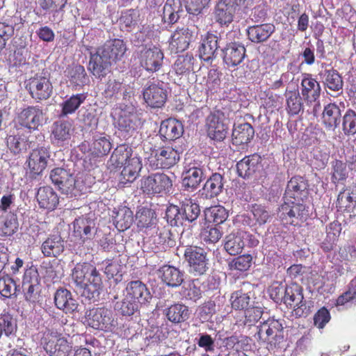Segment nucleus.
<instances>
[{
    "mask_svg": "<svg viewBox=\"0 0 356 356\" xmlns=\"http://www.w3.org/2000/svg\"><path fill=\"white\" fill-rule=\"evenodd\" d=\"M283 302L293 308L294 315L297 317L307 316L309 312V308L304 300L302 288L296 283L287 286Z\"/></svg>",
    "mask_w": 356,
    "mask_h": 356,
    "instance_id": "nucleus-6",
    "label": "nucleus"
},
{
    "mask_svg": "<svg viewBox=\"0 0 356 356\" xmlns=\"http://www.w3.org/2000/svg\"><path fill=\"white\" fill-rule=\"evenodd\" d=\"M165 218L171 226L182 225L184 222L181 215V209L176 205H170L167 208Z\"/></svg>",
    "mask_w": 356,
    "mask_h": 356,
    "instance_id": "nucleus-62",
    "label": "nucleus"
},
{
    "mask_svg": "<svg viewBox=\"0 0 356 356\" xmlns=\"http://www.w3.org/2000/svg\"><path fill=\"white\" fill-rule=\"evenodd\" d=\"M223 62L228 67H236L241 64L245 57V48L243 44L231 42L222 49Z\"/></svg>",
    "mask_w": 356,
    "mask_h": 356,
    "instance_id": "nucleus-17",
    "label": "nucleus"
},
{
    "mask_svg": "<svg viewBox=\"0 0 356 356\" xmlns=\"http://www.w3.org/2000/svg\"><path fill=\"white\" fill-rule=\"evenodd\" d=\"M254 135V130L248 122L234 125L232 130V142L234 145H241L248 144Z\"/></svg>",
    "mask_w": 356,
    "mask_h": 356,
    "instance_id": "nucleus-39",
    "label": "nucleus"
},
{
    "mask_svg": "<svg viewBox=\"0 0 356 356\" xmlns=\"http://www.w3.org/2000/svg\"><path fill=\"white\" fill-rule=\"evenodd\" d=\"M192 39L193 33L188 28L177 29L171 36L170 49L175 53L182 52L188 48Z\"/></svg>",
    "mask_w": 356,
    "mask_h": 356,
    "instance_id": "nucleus-30",
    "label": "nucleus"
},
{
    "mask_svg": "<svg viewBox=\"0 0 356 356\" xmlns=\"http://www.w3.org/2000/svg\"><path fill=\"white\" fill-rule=\"evenodd\" d=\"M307 184L302 177H294L288 182L285 198H292L294 200L299 201L302 200V196L306 197Z\"/></svg>",
    "mask_w": 356,
    "mask_h": 356,
    "instance_id": "nucleus-35",
    "label": "nucleus"
},
{
    "mask_svg": "<svg viewBox=\"0 0 356 356\" xmlns=\"http://www.w3.org/2000/svg\"><path fill=\"white\" fill-rule=\"evenodd\" d=\"M184 257L189 266V272L194 276L205 274L209 270V259L207 252L198 246H187Z\"/></svg>",
    "mask_w": 356,
    "mask_h": 356,
    "instance_id": "nucleus-3",
    "label": "nucleus"
},
{
    "mask_svg": "<svg viewBox=\"0 0 356 356\" xmlns=\"http://www.w3.org/2000/svg\"><path fill=\"white\" fill-rule=\"evenodd\" d=\"M18 228V222L14 213L0 216V232L3 236L13 235Z\"/></svg>",
    "mask_w": 356,
    "mask_h": 356,
    "instance_id": "nucleus-55",
    "label": "nucleus"
},
{
    "mask_svg": "<svg viewBox=\"0 0 356 356\" xmlns=\"http://www.w3.org/2000/svg\"><path fill=\"white\" fill-rule=\"evenodd\" d=\"M167 318L172 323H180L189 318L188 307L183 304H174L165 310Z\"/></svg>",
    "mask_w": 356,
    "mask_h": 356,
    "instance_id": "nucleus-47",
    "label": "nucleus"
},
{
    "mask_svg": "<svg viewBox=\"0 0 356 356\" xmlns=\"http://www.w3.org/2000/svg\"><path fill=\"white\" fill-rule=\"evenodd\" d=\"M182 186L188 191H193L197 188L205 177L202 167L193 166L184 173Z\"/></svg>",
    "mask_w": 356,
    "mask_h": 356,
    "instance_id": "nucleus-38",
    "label": "nucleus"
},
{
    "mask_svg": "<svg viewBox=\"0 0 356 356\" xmlns=\"http://www.w3.org/2000/svg\"><path fill=\"white\" fill-rule=\"evenodd\" d=\"M222 117V113L218 111L207 118L208 136L213 140L222 141L227 136L228 128Z\"/></svg>",
    "mask_w": 356,
    "mask_h": 356,
    "instance_id": "nucleus-16",
    "label": "nucleus"
},
{
    "mask_svg": "<svg viewBox=\"0 0 356 356\" xmlns=\"http://www.w3.org/2000/svg\"><path fill=\"white\" fill-rule=\"evenodd\" d=\"M149 240L157 248L161 247L163 250L176 245V241L172 237V233L165 227H158L155 234H152Z\"/></svg>",
    "mask_w": 356,
    "mask_h": 356,
    "instance_id": "nucleus-45",
    "label": "nucleus"
},
{
    "mask_svg": "<svg viewBox=\"0 0 356 356\" xmlns=\"http://www.w3.org/2000/svg\"><path fill=\"white\" fill-rule=\"evenodd\" d=\"M27 87L31 97L38 101L49 99L53 92V86L49 79L40 74L30 78Z\"/></svg>",
    "mask_w": 356,
    "mask_h": 356,
    "instance_id": "nucleus-7",
    "label": "nucleus"
},
{
    "mask_svg": "<svg viewBox=\"0 0 356 356\" xmlns=\"http://www.w3.org/2000/svg\"><path fill=\"white\" fill-rule=\"evenodd\" d=\"M204 216L208 222L220 225L226 220L228 213L223 207L217 205L207 208L204 211Z\"/></svg>",
    "mask_w": 356,
    "mask_h": 356,
    "instance_id": "nucleus-54",
    "label": "nucleus"
},
{
    "mask_svg": "<svg viewBox=\"0 0 356 356\" xmlns=\"http://www.w3.org/2000/svg\"><path fill=\"white\" fill-rule=\"evenodd\" d=\"M7 146L9 149L17 154L26 150L27 143L24 138L19 136H8L7 137Z\"/></svg>",
    "mask_w": 356,
    "mask_h": 356,
    "instance_id": "nucleus-63",
    "label": "nucleus"
},
{
    "mask_svg": "<svg viewBox=\"0 0 356 356\" xmlns=\"http://www.w3.org/2000/svg\"><path fill=\"white\" fill-rule=\"evenodd\" d=\"M184 127L181 122L173 118L163 120L160 126L159 135L163 141H171L181 136Z\"/></svg>",
    "mask_w": 356,
    "mask_h": 356,
    "instance_id": "nucleus-25",
    "label": "nucleus"
},
{
    "mask_svg": "<svg viewBox=\"0 0 356 356\" xmlns=\"http://www.w3.org/2000/svg\"><path fill=\"white\" fill-rule=\"evenodd\" d=\"M250 212L257 225H264L269 222L272 218V215L266 208L261 204H253Z\"/></svg>",
    "mask_w": 356,
    "mask_h": 356,
    "instance_id": "nucleus-59",
    "label": "nucleus"
},
{
    "mask_svg": "<svg viewBox=\"0 0 356 356\" xmlns=\"http://www.w3.org/2000/svg\"><path fill=\"white\" fill-rule=\"evenodd\" d=\"M255 337L267 343L270 348H276L283 341V327L279 321L268 318L257 327Z\"/></svg>",
    "mask_w": 356,
    "mask_h": 356,
    "instance_id": "nucleus-2",
    "label": "nucleus"
},
{
    "mask_svg": "<svg viewBox=\"0 0 356 356\" xmlns=\"http://www.w3.org/2000/svg\"><path fill=\"white\" fill-rule=\"evenodd\" d=\"M238 10V0H218L213 12L214 19L221 26H227L233 22Z\"/></svg>",
    "mask_w": 356,
    "mask_h": 356,
    "instance_id": "nucleus-9",
    "label": "nucleus"
},
{
    "mask_svg": "<svg viewBox=\"0 0 356 356\" xmlns=\"http://www.w3.org/2000/svg\"><path fill=\"white\" fill-rule=\"evenodd\" d=\"M50 159L49 148L37 147L32 150L28 159V166L33 177L41 174L46 168Z\"/></svg>",
    "mask_w": 356,
    "mask_h": 356,
    "instance_id": "nucleus-13",
    "label": "nucleus"
},
{
    "mask_svg": "<svg viewBox=\"0 0 356 356\" xmlns=\"http://www.w3.org/2000/svg\"><path fill=\"white\" fill-rule=\"evenodd\" d=\"M140 188L148 195L161 193L172 186L170 178L163 173L152 174L140 180Z\"/></svg>",
    "mask_w": 356,
    "mask_h": 356,
    "instance_id": "nucleus-8",
    "label": "nucleus"
},
{
    "mask_svg": "<svg viewBox=\"0 0 356 356\" xmlns=\"http://www.w3.org/2000/svg\"><path fill=\"white\" fill-rule=\"evenodd\" d=\"M31 273H25L22 281V290L25 300L29 302L35 303L40 296V286L37 276L33 277Z\"/></svg>",
    "mask_w": 356,
    "mask_h": 356,
    "instance_id": "nucleus-36",
    "label": "nucleus"
},
{
    "mask_svg": "<svg viewBox=\"0 0 356 356\" xmlns=\"http://www.w3.org/2000/svg\"><path fill=\"white\" fill-rule=\"evenodd\" d=\"M103 289V282L99 273L95 269V273H92L89 280L83 286L81 295L88 300L97 301Z\"/></svg>",
    "mask_w": 356,
    "mask_h": 356,
    "instance_id": "nucleus-28",
    "label": "nucleus"
},
{
    "mask_svg": "<svg viewBox=\"0 0 356 356\" xmlns=\"http://www.w3.org/2000/svg\"><path fill=\"white\" fill-rule=\"evenodd\" d=\"M66 72L70 83L75 86H84L90 81L85 68L82 65H72L67 68Z\"/></svg>",
    "mask_w": 356,
    "mask_h": 356,
    "instance_id": "nucleus-50",
    "label": "nucleus"
},
{
    "mask_svg": "<svg viewBox=\"0 0 356 356\" xmlns=\"http://www.w3.org/2000/svg\"><path fill=\"white\" fill-rule=\"evenodd\" d=\"M44 340V348L49 356H67L72 350V346L64 337L47 334Z\"/></svg>",
    "mask_w": 356,
    "mask_h": 356,
    "instance_id": "nucleus-14",
    "label": "nucleus"
},
{
    "mask_svg": "<svg viewBox=\"0 0 356 356\" xmlns=\"http://www.w3.org/2000/svg\"><path fill=\"white\" fill-rule=\"evenodd\" d=\"M0 330L5 335L9 337L15 334L17 330L15 320L10 314H3L0 316Z\"/></svg>",
    "mask_w": 356,
    "mask_h": 356,
    "instance_id": "nucleus-64",
    "label": "nucleus"
},
{
    "mask_svg": "<svg viewBox=\"0 0 356 356\" xmlns=\"http://www.w3.org/2000/svg\"><path fill=\"white\" fill-rule=\"evenodd\" d=\"M164 55L162 51L154 47L140 53V65L148 72H157L163 65Z\"/></svg>",
    "mask_w": 356,
    "mask_h": 356,
    "instance_id": "nucleus-15",
    "label": "nucleus"
},
{
    "mask_svg": "<svg viewBox=\"0 0 356 356\" xmlns=\"http://www.w3.org/2000/svg\"><path fill=\"white\" fill-rule=\"evenodd\" d=\"M50 179L54 186L63 193L70 197H77L82 193L83 187L76 180L74 175L63 168H56L50 172Z\"/></svg>",
    "mask_w": 356,
    "mask_h": 356,
    "instance_id": "nucleus-1",
    "label": "nucleus"
},
{
    "mask_svg": "<svg viewBox=\"0 0 356 356\" xmlns=\"http://www.w3.org/2000/svg\"><path fill=\"white\" fill-rule=\"evenodd\" d=\"M132 149L127 145L118 146L113 152L108 163L113 168H117L127 164L129 160L132 159Z\"/></svg>",
    "mask_w": 356,
    "mask_h": 356,
    "instance_id": "nucleus-44",
    "label": "nucleus"
},
{
    "mask_svg": "<svg viewBox=\"0 0 356 356\" xmlns=\"http://www.w3.org/2000/svg\"><path fill=\"white\" fill-rule=\"evenodd\" d=\"M86 99L84 93L73 95L62 104V114L67 115L74 113Z\"/></svg>",
    "mask_w": 356,
    "mask_h": 356,
    "instance_id": "nucleus-57",
    "label": "nucleus"
},
{
    "mask_svg": "<svg viewBox=\"0 0 356 356\" xmlns=\"http://www.w3.org/2000/svg\"><path fill=\"white\" fill-rule=\"evenodd\" d=\"M89 326L97 330H110L117 325L113 312L105 307L92 308L86 314Z\"/></svg>",
    "mask_w": 356,
    "mask_h": 356,
    "instance_id": "nucleus-5",
    "label": "nucleus"
},
{
    "mask_svg": "<svg viewBox=\"0 0 356 356\" xmlns=\"http://www.w3.org/2000/svg\"><path fill=\"white\" fill-rule=\"evenodd\" d=\"M155 157L163 168L173 166L179 160L178 152L169 146L159 149L155 154Z\"/></svg>",
    "mask_w": 356,
    "mask_h": 356,
    "instance_id": "nucleus-43",
    "label": "nucleus"
},
{
    "mask_svg": "<svg viewBox=\"0 0 356 356\" xmlns=\"http://www.w3.org/2000/svg\"><path fill=\"white\" fill-rule=\"evenodd\" d=\"M230 301L232 308L236 310H245L252 305L250 293H245L242 289L232 293Z\"/></svg>",
    "mask_w": 356,
    "mask_h": 356,
    "instance_id": "nucleus-56",
    "label": "nucleus"
},
{
    "mask_svg": "<svg viewBox=\"0 0 356 356\" xmlns=\"http://www.w3.org/2000/svg\"><path fill=\"white\" fill-rule=\"evenodd\" d=\"M288 112L291 115H298L303 111L302 98L298 92L291 91L286 95Z\"/></svg>",
    "mask_w": 356,
    "mask_h": 356,
    "instance_id": "nucleus-58",
    "label": "nucleus"
},
{
    "mask_svg": "<svg viewBox=\"0 0 356 356\" xmlns=\"http://www.w3.org/2000/svg\"><path fill=\"white\" fill-rule=\"evenodd\" d=\"M44 113L38 106H28L22 109L17 116V123L29 129H37L42 124Z\"/></svg>",
    "mask_w": 356,
    "mask_h": 356,
    "instance_id": "nucleus-11",
    "label": "nucleus"
},
{
    "mask_svg": "<svg viewBox=\"0 0 356 356\" xmlns=\"http://www.w3.org/2000/svg\"><path fill=\"white\" fill-rule=\"evenodd\" d=\"M252 257L250 254H243L232 259L228 264L231 270L245 271L250 268Z\"/></svg>",
    "mask_w": 356,
    "mask_h": 356,
    "instance_id": "nucleus-61",
    "label": "nucleus"
},
{
    "mask_svg": "<svg viewBox=\"0 0 356 356\" xmlns=\"http://www.w3.org/2000/svg\"><path fill=\"white\" fill-rule=\"evenodd\" d=\"M261 157L258 154L245 156L236 164L238 176L248 179L253 176L261 168Z\"/></svg>",
    "mask_w": 356,
    "mask_h": 356,
    "instance_id": "nucleus-24",
    "label": "nucleus"
},
{
    "mask_svg": "<svg viewBox=\"0 0 356 356\" xmlns=\"http://www.w3.org/2000/svg\"><path fill=\"white\" fill-rule=\"evenodd\" d=\"M72 131L71 122L63 120H57L54 122L51 127V140L54 143H63L70 138Z\"/></svg>",
    "mask_w": 356,
    "mask_h": 356,
    "instance_id": "nucleus-34",
    "label": "nucleus"
},
{
    "mask_svg": "<svg viewBox=\"0 0 356 356\" xmlns=\"http://www.w3.org/2000/svg\"><path fill=\"white\" fill-rule=\"evenodd\" d=\"M143 98L152 108H160L165 102L167 91L164 83L159 81H148L143 89Z\"/></svg>",
    "mask_w": 356,
    "mask_h": 356,
    "instance_id": "nucleus-10",
    "label": "nucleus"
},
{
    "mask_svg": "<svg viewBox=\"0 0 356 356\" xmlns=\"http://www.w3.org/2000/svg\"><path fill=\"white\" fill-rule=\"evenodd\" d=\"M273 24L266 23L250 26L247 29L248 39L254 43H262L268 40L275 32Z\"/></svg>",
    "mask_w": 356,
    "mask_h": 356,
    "instance_id": "nucleus-31",
    "label": "nucleus"
},
{
    "mask_svg": "<svg viewBox=\"0 0 356 356\" xmlns=\"http://www.w3.org/2000/svg\"><path fill=\"white\" fill-rule=\"evenodd\" d=\"M95 228L94 220L86 216L80 217L74 222V231L83 241L93 236Z\"/></svg>",
    "mask_w": 356,
    "mask_h": 356,
    "instance_id": "nucleus-40",
    "label": "nucleus"
},
{
    "mask_svg": "<svg viewBox=\"0 0 356 356\" xmlns=\"http://www.w3.org/2000/svg\"><path fill=\"white\" fill-rule=\"evenodd\" d=\"M220 40L216 35L208 33L199 48L200 58L207 62L215 59L220 48Z\"/></svg>",
    "mask_w": 356,
    "mask_h": 356,
    "instance_id": "nucleus-21",
    "label": "nucleus"
},
{
    "mask_svg": "<svg viewBox=\"0 0 356 356\" xmlns=\"http://www.w3.org/2000/svg\"><path fill=\"white\" fill-rule=\"evenodd\" d=\"M96 268L88 263L77 264L72 270V278L79 289L86 286L89 277L95 273Z\"/></svg>",
    "mask_w": 356,
    "mask_h": 356,
    "instance_id": "nucleus-41",
    "label": "nucleus"
},
{
    "mask_svg": "<svg viewBox=\"0 0 356 356\" xmlns=\"http://www.w3.org/2000/svg\"><path fill=\"white\" fill-rule=\"evenodd\" d=\"M112 147L110 137L101 136L96 138L90 148L91 154L95 156H102L109 153Z\"/></svg>",
    "mask_w": 356,
    "mask_h": 356,
    "instance_id": "nucleus-53",
    "label": "nucleus"
},
{
    "mask_svg": "<svg viewBox=\"0 0 356 356\" xmlns=\"http://www.w3.org/2000/svg\"><path fill=\"white\" fill-rule=\"evenodd\" d=\"M40 250L46 257H57L65 250V241L60 234L49 235L42 243Z\"/></svg>",
    "mask_w": 356,
    "mask_h": 356,
    "instance_id": "nucleus-27",
    "label": "nucleus"
},
{
    "mask_svg": "<svg viewBox=\"0 0 356 356\" xmlns=\"http://www.w3.org/2000/svg\"><path fill=\"white\" fill-rule=\"evenodd\" d=\"M54 302L56 307L66 314H72L78 310L79 302L66 289H58L54 294Z\"/></svg>",
    "mask_w": 356,
    "mask_h": 356,
    "instance_id": "nucleus-23",
    "label": "nucleus"
},
{
    "mask_svg": "<svg viewBox=\"0 0 356 356\" xmlns=\"http://www.w3.org/2000/svg\"><path fill=\"white\" fill-rule=\"evenodd\" d=\"M112 64L99 48L95 52H90L88 70L96 78L102 79L105 77L110 72Z\"/></svg>",
    "mask_w": 356,
    "mask_h": 356,
    "instance_id": "nucleus-12",
    "label": "nucleus"
},
{
    "mask_svg": "<svg viewBox=\"0 0 356 356\" xmlns=\"http://www.w3.org/2000/svg\"><path fill=\"white\" fill-rule=\"evenodd\" d=\"M321 75L323 76V83L325 88L333 92L342 93L343 86V79L336 70H325Z\"/></svg>",
    "mask_w": 356,
    "mask_h": 356,
    "instance_id": "nucleus-42",
    "label": "nucleus"
},
{
    "mask_svg": "<svg viewBox=\"0 0 356 356\" xmlns=\"http://www.w3.org/2000/svg\"><path fill=\"white\" fill-rule=\"evenodd\" d=\"M251 236L245 232L240 231L230 234L225 238V250L231 255H236L242 252L246 241Z\"/></svg>",
    "mask_w": 356,
    "mask_h": 356,
    "instance_id": "nucleus-32",
    "label": "nucleus"
},
{
    "mask_svg": "<svg viewBox=\"0 0 356 356\" xmlns=\"http://www.w3.org/2000/svg\"><path fill=\"white\" fill-rule=\"evenodd\" d=\"M181 209L184 222H193L200 214V206L191 199H185L182 201Z\"/></svg>",
    "mask_w": 356,
    "mask_h": 356,
    "instance_id": "nucleus-52",
    "label": "nucleus"
},
{
    "mask_svg": "<svg viewBox=\"0 0 356 356\" xmlns=\"http://www.w3.org/2000/svg\"><path fill=\"white\" fill-rule=\"evenodd\" d=\"M225 182L222 175L218 172L213 173L200 191L201 196L204 199H212L217 197L223 191Z\"/></svg>",
    "mask_w": 356,
    "mask_h": 356,
    "instance_id": "nucleus-20",
    "label": "nucleus"
},
{
    "mask_svg": "<svg viewBox=\"0 0 356 356\" xmlns=\"http://www.w3.org/2000/svg\"><path fill=\"white\" fill-rule=\"evenodd\" d=\"M137 226L140 229H151L156 225V216L151 209L142 207L136 214Z\"/></svg>",
    "mask_w": 356,
    "mask_h": 356,
    "instance_id": "nucleus-49",
    "label": "nucleus"
},
{
    "mask_svg": "<svg viewBox=\"0 0 356 356\" xmlns=\"http://www.w3.org/2000/svg\"><path fill=\"white\" fill-rule=\"evenodd\" d=\"M113 223L120 231L129 229L134 222V214L132 211L127 207H122L114 212Z\"/></svg>",
    "mask_w": 356,
    "mask_h": 356,
    "instance_id": "nucleus-48",
    "label": "nucleus"
},
{
    "mask_svg": "<svg viewBox=\"0 0 356 356\" xmlns=\"http://www.w3.org/2000/svg\"><path fill=\"white\" fill-rule=\"evenodd\" d=\"M115 126L127 139L135 132L137 127L138 116L133 106H126L124 108L116 110Z\"/></svg>",
    "mask_w": 356,
    "mask_h": 356,
    "instance_id": "nucleus-4",
    "label": "nucleus"
},
{
    "mask_svg": "<svg viewBox=\"0 0 356 356\" xmlns=\"http://www.w3.org/2000/svg\"><path fill=\"white\" fill-rule=\"evenodd\" d=\"M184 13L181 0H167L163 7V19L169 24L177 22Z\"/></svg>",
    "mask_w": 356,
    "mask_h": 356,
    "instance_id": "nucleus-46",
    "label": "nucleus"
},
{
    "mask_svg": "<svg viewBox=\"0 0 356 356\" xmlns=\"http://www.w3.org/2000/svg\"><path fill=\"white\" fill-rule=\"evenodd\" d=\"M36 198L39 206L48 210L55 209L59 202L58 195L50 186L40 187Z\"/></svg>",
    "mask_w": 356,
    "mask_h": 356,
    "instance_id": "nucleus-37",
    "label": "nucleus"
},
{
    "mask_svg": "<svg viewBox=\"0 0 356 356\" xmlns=\"http://www.w3.org/2000/svg\"><path fill=\"white\" fill-rule=\"evenodd\" d=\"M98 48L101 52H103L107 56L112 63H115L122 60L127 50L125 42L120 39L107 40L102 46Z\"/></svg>",
    "mask_w": 356,
    "mask_h": 356,
    "instance_id": "nucleus-19",
    "label": "nucleus"
},
{
    "mask_svg": "<svg viewBox=\"0 0 356 356\" xmlns=\"http://www.w3.org/2000/svg\"><path fill=\"white\" fill-rule=\"evenodd\" d=\"M141 169L142 163L139 157L134 156L130 159L120 175L119 185L125 187L127 184L132 183L138 176Z\"/></svg>",
    "mask_w": 356,
    "mask_h": 356,
    "instance_id": "nucleus-26",
    "label": "nucleus"
},
{
    "mask_svg": "<svg viewBox=\"0 0 356 356\" xmlns=\"http://www.w3.org/2000/svg\"><path fill=\"white\" fill-rule=\"evenodd\" d=\"M301 94L308 103L316 102L320 97L321 88L310 74H306L301 81Z\"/></svg>",
    "mask_w": 356,
    "mask_h": 356,
    "instance_id": "nucleus-29",
    "label": "nucleus"
},
{
    "mask_svg": "<svg viewBox=\"0 0 356 356\" xmlns=\"http://www.w3.org/2000/svg\"><path fill=\"white\" fill-rule=\"evenodd\" d=\"M322 122L327 130L334 131L341 122V112L336 104L330 103L324 107Z\"/></svg>",
    "mask_w": 356,
    "mask_h": 356,
    "instance_id": "nucleus-33",
    "label": "nucleus"
},
{
    "mask_svg": "<svg viewBox=\"0 0 356 356\" xmlns=\"http://www.w3.org/2000/svg\"><path fill=\"white\" fill-rule=\"evenodd\" d=\"M126 296L140 305L145 304L152 299V295L145 284L140 280L129 282L126 288Z\"/></svg>",
    "mask_w": 356,
    "mask_h": 356,
    "instance_id": "nucleus-22",
    "label": "nucleus"
},
{
    "mask_svg": "<svg viewBox=\"0 0 356 356\" xmlns=\"http://www.w3.org/2000/svg\"><path fill=\"white\" fill-rule=\"evenodd\" d=\"M157 274L162 282L172 288H177L184 281V272L171 265L160 267Z\"/></svg>",
    "mask_w": 356,
    "mask_h": 356,
    "instance_id": "nucleus-18",
    "label": "nucleus"
},
{
    "mask_svg": "<svg viewBox=\"0 0 356 356\" xmlns=\"http://www.w3.org/2000/svg\"><path fill=\"white\" fill-rule=\"evenodd\" d=\"M140 304L136 300L128 298L126 295L120 301H117L114 309L124 316H131L138 312Z\"/></svg>",
    "mask_w": 356,
    "mask_h": 356,
    "instance_id": "nucleus-51",
    "label": "nucleus"
},
{
    "mask_svg": "<svg viewBox=\"0 0 356 356\" xmlns=\"http://www.w3.org/2000/svg\"><path fill=\"white\" fill-rule=\"evenodd\" d=\"M342 129L345 135H354L356 134V113L348 109L343 116Z\"/></svg>",
    "mask_w": 356,
    "mask_h": 356,
    "instance_id": "nucleus-60",
    "label": "nucleus"
}]
</instances>
